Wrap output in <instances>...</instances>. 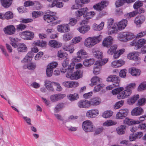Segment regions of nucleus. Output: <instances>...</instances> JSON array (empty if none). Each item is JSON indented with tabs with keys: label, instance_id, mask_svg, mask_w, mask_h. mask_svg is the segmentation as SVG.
Wrapping results in <instances>:
<instances>
[{
	"label": "nucleus",
	"instance_id": "nucleus-1",
	"mask_svg": "<svg viewBox=\"0 0 146 146\" xmlns=\"http://www.w3.org/2000/svg\"><path fill=\"white\" fill-rule=\"evenodd\" d=\"M74 63H71L68 66L67 72L66 74V77L72 80H78L82 77V72L80 70L78 69L73 73L74 69Z\"/></svg>",
	"mask_w": 146,
	"mask_h": 146
},
{
	"label": "nucleus",
	"instance_id": "nucleus-2",
	"mask_svg": "<svg viewBox=\"0 0 146 146\" xmlns=\"http://www.w3.org/2000/svg\"><path fill=\"white\" fill-rule=\"evenodd\" d=\"M88 10V8L84 7L76 11L75 13L76 17H79L82 15H84L86 13V15H83L84 19L87 20L91 19L95 15L96 13L94 12L93 11L87 12Z\"/></svg>",
	"mask_w": 146,
	"mask_h": 146
},
{
	"label": "nucleus",
	"instance_id": "nucleus-3",
	"mask_svg": "<svg viewBox=\"0 0 146 146\" xmlns=\"http://www.w3.org/2000/svg\"><path fill=\"white\" fill-rule=\"evenodd\" d=\"M102 37V36L100 35L97 36L88 37L85 40L84 45L87 47H92L99 43L101 40Z\"/></svg>",
	"mask_w": 146,
	"mask_h": 146
},
{
	"label": "nucleus",
	"instance_id": "nucleus-4",
	"mask_svg": "<svg viewBox=\"0 0 146 146\" xmlns=\"http://www.w3.org/2000/svg\"><path fill=\"white\" fill-rule=\"evenodd\" d=\"M44 16V19L48 23H51L54 25L57 24V22H54L58 19V17L56 16V13L49 11Z\"/></svg>",
	"mask_w": 146,
	"mask_h": 146
},
{
	"label": "nucleus",
	"instance_id": "nucleus-5",
	"mask_svg": "<svg viewBox=\"0 0 146 146\" xmlns=\"http://www.w3.org/2000/svg\"><path fill=\"white\" fill-rule=\"evenodd\" d=\"M82 128L83 130L86 132H91L94 129L92 123L90 120L84 121L82 123Z\"/></svg>",
	"mask_w": 146,
	"mask_h": 146
},
{
	"label": "nucleus",
	"instance_id": "nucleus-6",
	"mask_svg": "<svg viewBox=\"0 0 146 146\" xmlns=\"http://www.w3.org/2000/svg\"><path fill=\"white\" fill-rule=\"evenodd\" d=\"M132 45L135 46V48L137 50L146 44V40L144 38H141L138 40H133L131 42Z\"/></svg>",
	"mask_w": 146,
	"mask_h": 146
},
{
	"label": "nucleus",
	"instance_id": "nucleus-7",
	"mask_svg": "<svg viewBox=\"0 0 146 146\" xmlns=\"http://www.w3.org/2000/svg\"><path fill=\"white\" fill-rule=\"evenodd\" d=\"M49 3L48 4V7L49 8H52L56 7L57 8H61L63 7V3L60 2V0H47Z\"/></svg>",
	"mask_w": 146,
	"mask_h": 146
},
{
	"label": "nucleus",
	"instance_id": "nucleus-8",
	"mask_svg": "<svg viewBox=\"0 0 146 146\" xmlns=\"http://www.w3.org/2000/svg\"><path fill=\"white\" fill-rule=\"evenodd\" d=\"M128 110L127 109H123L120 110L116 115V118L118 119H121L125 118L127 115Z\"/></svg>",
	"mask_w": 146,
	"mask_h": 146
},
{
	"label": "nucleus",
	"instance_id": "nucleus-9",
	"mask_svg": "<svg viewBox=\"0 0 146 146\" xmlns=\"http://www.w3.org/2000/svg\"><path fill=\"white\" fill-rule=\"evenodd\" d=\"M131 90L130 89H126V90L118 94L117 98L118 99H123L127 97L131 93Z\"/></svg>",
	"mask_w": 146,
	"mask_h": 146
},
{
	"label": "nucleus",
	"instance_id": "nucleus-10",
	"mask_svg": "<svg viewBox=\"0 0 146 146\" xmlns=\"http://www.w3.org/2000/svg\"><path fill=\"white\" fill-rule=\"evenodd\" d=\"M108 2L106 1H102L99 3L94 5L93 6L94 9L98 11H101L106 6V4H108Z\"/></svg>",
	"mask_w": 146,
	"mask_h": 146
},
{
	"label": "nucleus",
	"instance_id": "nucleus-11",
	"mask_svg": "<svg viewBox=\"0 0 146 146\" xmlns=\"http://www.w3.org/2000/svg\"><path fill=\"white\" fill-rule=\"evenodd\" d=\"M78 106L80 108H86L90 106L91 103L90 101L87 100H82L78 103Z\"/></svg>",
	"mask_w": 146,
	"mask_h": 146
},
{
	"label": "nucleus",
	"instance_id": "nucleus-12",
	"mask_svg": "<svg viewBox=\"0 0 146 146\" xmlns=\"http://www.w3.org/2000/svg\"><path fill=\"white\" fill-rule=\"evenodd\" d=\"M87 53L83 50H81L79 51L77 53L76 57L74 58L73 60L75 62H80L83 58V56L86 55Z\"/></svg>",
	"mask_w": 146,
	"mask_h": 146
},
{
	"label": "nucleus",
	"instance_id": "nucleus-13",
	"mask_svg": "<svg viewBox=\"0 0 146 146\" xmlns=\"http://www.w3.org/2000/svg\"><path fill=\"white\" fill-rule=\"evenodd\" d=\"M66 96L65 94L59 93L51 95L50 98L52 102H56L63 99Z\"/></svg>",
	"mask_w": 146,
	"mask_h": 146
},
{
	"label": "nucleus",
	"instance_id": "nucleus-14",
	"mask_svg": "<svg viewBox=\"0 0 146 146\" xmlns=\"http://www.w3.org/2000/svg\"><path fill=\"white\" fill-rule=\"evenodd\" d=\"M98 110L96 109H93L88 111L86 113V116L88 117L94 118L99 114Z\"/></svg>",
	"mask_w": 146,
	"mask_h": 146
},
{
	"label": "nucleus",
	"instance_id": "nucleus-15",
	"mask_svg": "<svg viewBox=\"0 0 146 146\" xmlns=\"http://www.w3.org/2000/svg\"><path fill=\"white\" fill-rule=\"evenodd\" d=\"M112 41L113 39L112 37L109 36L104 39L102 44L104 46L108 48L112 45Z\"/></svg>",
	"mask_w": 146,
	"mask_h": 146
},
{
	"label": "nucleus",
	"instance_id": "nucleus-16",
	"mask_svg": "<svg viewBox=\"0 0 146 146\" xmlns=\"http://www.w3.org/2000/svg\"><path fill=\"white\" fill-rule=\"evenodd\" d=\"M102 62L100 61H96L94 65L93 72L95 75L98 74L100 72L102 66Z\"/></svg>",
	"mask_w": 146,
	"mask_h": 146
},
{
	"label": "nucleus",
	"instance_id": "nucleus-17",
	"mask_svg": "<svg viewBox=\"0 0 146 146\" xmlns=\"http://www.w3.org/2000/svg\"><path fill=\"white\" fill-rule=\"evenodd\" d=\"M63 85L68 88L76 87L78 86L77 82L74 81H65L62 83Z\"/></svg>",
	"mask_w": 146,
	"mask_h": 146
},
{
	"label": "nucleus",
	"instance_id": "nucleus-18",
	"mask_svg": "<svg viewBox=\"0 0 146 146\" xmlns=\"http://www.w3.org/2000/svg\"><path fill=\"white\" fill-rule=\"evenodd\" d=\"M4 31L5 34L11 35L15 33V28L13 25H11L4 28Z\"/></svg>",
	"mask_w": 146,
	"mask_h": 146
},
{
	"label": "nucleus",
	"instance_id": "nucleus-19",
	"mask_svg": "<svg viewBox=\"0 0 146 146\" xmlns=\"http://www.w3.org/2000/svg\"><path fill=\"white\" fill-rule=\"evenodd\" d=\"M57 28L58 31L61 33L67 32L70 31L67 25H59L57 26Z\"/></svg>",
	"mask_w": 146,
	"mask_h": 146
},
{
	"label": "nucleus",
	"instance_id": "nucleus-20",
	"mask_svg": "<svg viewBox=\"0 0 146 146\" xmlns=\"http://www.w3.org/2000/svg\"><path fill=\"white\" fill-rule=\"evenodd\" d=\"M129 72L132 76H139L141 72L140 70L134 67L130 68L129 70Z\"/></svg>",
	"mask_w": 146,
	"mask_h": 146
},
{
	"label": "nucleus",
	"instance_id": "nucleus-21",
	"mask_svg": "<svg viewBox=\"0 0 146 146\" xmlns=\"http://www.w3.org/2000/svg\"><path fill=\"white\" fill-rule=\"evenodd\" d=\"M34 33L32 32L26 31L24 32L23 33V38L26 40H31L34 37Z\"/></svg>",
	"mask_w": 146,
	"mask_h": 146
},
{
	"label": "nucleus",
	"instance_id": "nucleus-22",
	"mask_svg": "<svg viewBox=\"0 0 146 146\" xmlns=\"http://www.w3.org/2000/svg\"><path fill=\"white\" fill-rule=\"evenodd\" d=\"M127 24V20L126 19H123L118 23L117 26L119 30H121L125 28Z\"/></svg>",
	"mask_w": 146,
	"mask_h": 146
},
{
	"label": "nucleus",
	"instance_id": "nucleus-23",
	"mask_svg": "<svg viewBox=\"0 0 146 146\" xmlns=\"http://www.w3.org/2000/svg\"><path fill=\"white\" fill-rule=\"evenodd\" d=\"M143 111V109L141 108L137 107L133 109L131 113L132 115H139L142 114Z\"/></svg>",
	"mask_w": 146,
	"mask_h": 146
},
{
	"label": "nucleus",
	"instance_id": "nucleus-24",
	"mask_svg": "<svg viewBox=\"0 0 146 146\" xmlns=\"http://www.w3.org/2000/svg\"><path fill=\"white\" fill-rule=\"evenodd\" d=\"M101 79L97 76L93 77L91 80V83L90 84V86H93L94 85H96L102 83L100 80Z\"/></svg>",
	"mask_w": 146,
	"mask_h": 146
},
{
	"label": "nucleus",
	"instance_id": "nucleus-25",
	"mask_svg": "<svg viewBox=\"0 0 146 146\" xmlns=\"http://www.w3.org/2000/svg\"><path fill=\"white\" fill-rule=\"evenodd\" d=\"M48 45L54 48H57L61 46L62 44L60 42H58L56 40H51L49 41Z\"/></svg>",
	"mask_w": 146,
	"mask_h": 146
},
{
	"label": "nucleus",
	"instance_id": "nucleus-26",
	"mask_svg": "<svg viewBox=\"0 0 146 146\" xmlns=\"http://www.w3.org/2000/svg\"><path fill=\"white\" fill-rule=\"evenodd\" d=\"M90 102L92 106H95L99 105L101 103V100L99 97H96L92 99Z\"/></svg>",
	"mask_w": 146,
	"mask_h": 146
},
{
	"label": "nucleus",
	"instance_id": "nucleus-27",
	"mask_svg": "<svg viewBox=\"0 0 146 146\" xmlns=\"http://www.w3.org/2000/svg\"><path fill=\"white\" fill-rule=\"evenodd\" d=\"M124 123L125 124L130 125L138 124L140 123V122L138 121L133 120L132 119L126 118L124 120Z\"/></svg>",
	"mask_w": 146,
	"mask_h": 146
},
{
	"label": "nucleus",
	"instance_id": "nucleus-28",
	"mask_svg": "<svg viewBox=\"0 0 146 146\" xmlns=\"http://www.w3.org/2000/svg\"><path fill=\"white\" fill-rule=\"evenodd\" d=\"M54 82H52L50 81L46 80L44 82V85L47 90L50 91H54V89L52 86V83Z\"/></svg>",
	"mask_w": 146,
	"mask_h": 146
},
{
	"label": "nucleus",
	"instance_id": "nucleus-29",
	"mask_svg": "<svg viewBox=\"0 0 146 146\" xmlns=\"http://www.w3.org/2000/svg\"><path fill=\"white\" fill-rule=\"evenodd\" d=\"M137 53L136 52H134L129 54L127 56L128 58L134 60H138L139 58L137 56Z\"/></svg>",
	"mask_w": 146,
	"mask_h": 146
},
{
	"label": "nucleus",
	"instance_id": "nucleus-30",
	"mask_svg": "<svg viewBox=\"0 0 146 146\" xmlns=\"http://www.w3.org/2000/svg\"><path fill=\"white\" fill-rule=\"evenodd\" d=\"M27 48L24 43H19L18 44L17 50L19 52H25L27 51Z\"/></svg>",
	"mask_w": 146,
	"mask_h": 146
},
{
	"label": "nucleus",
	"instance_id": "nucleus-31",
	"mask_svg": "<svg viewBox=\"0 0 146 146\" xmlns=\"http://www.w3.org/2000/svg\"><path fill=\"white\" fill-rule=\"evenodd\" d=\"M119 77L116 75H113V79L112 82L113 83V85L115 87H117L119 86L120 80Z\"/></svg>",
	"mask_w": 146,
	"mask_h": 146
},
{
	"label": "nucleus",
	"instance_id": "nucleus-32",
	"mask_svg": "<svg viewBox=\"0 0 146 146\" xmlns=\"http://www.w3.org/2000/svg\"><path fill=\"white\" fill-rule=\"evenodd\" d=\"M139 98V96L138 94L134 95L133 96L131 97L127 100V102L128 104L129 105L133 104Z\"/></svg>",
	"mask_w": 146,
	"mask_h": 146
},
{
	"label": "nucleus",
	"instance_id": "nucleus-33",
	"mask_svg": "<svg viewBox=\"0 0 146 146\" xmlns=\"http://www.w3.org/2000/svg\"><path fill=\"white\" fill-rule=\"evenodd\" d=\"M35 46H40L42 47H45L46 46L47 43L45 41L42 40H38L35 41L33 43Z\"/></svg>",
	"mask_w": 146,
	"mask_h": 146
},
{
	"label": "nucleus",
	"instance_id": "nucleus-34",
	"mask_svg": "<svg viewBox=\"0 0 146 146\" xmlns=\"http://www.w3.org/2000/svg\"><path fill=\"white\" fill-rule=\"evenodd\" d=\"M90 29V26L85 25L77 29V30L81 33L84 34L88 32Z\"/></svg>",
	"mask_w": 146,
	"mask_h": 146
},
{
	"label": "nucleus",
	"instance_id": "nucleus-35",
	"mask_svg": "<svg viewBox=\"0 0 146 146\" xmlns=\"http://www.w3.org/2000/svg\"><path fill=\"white\" fill-rule=\"evenodd\" d=\"M2 6L5 8H8L12 3L11 0H1Z\"/></svg>",
	"mask_w": 146,
	"mask_h": 146
},
{
	"label": "nucleus",
	"instance_id": "nucleus-36",
	"mask_svg": "<svg viewBox=\"0 0 146 146\" xmlns=\"http://www.w3.org/2000/svg\"><path fill=\"white\" fill-rule=\"evenodd\" d=\"M68 64V62L66 61L65 60L62 63V67L60 69V70L61 72L65 73L66 72H67H67L68 68L67 69V67Z\"/></svg>",
	"mask_w": 146,
	"mask_h": 146
},
{
	"label": "nucleus",
	"instance_id": "nucleus-37",
	"mask_svg": "<svg viewBox=\"0 0 146 146\" xmlns=\"http://www.w3.org/2000/svg\"><path fill=\"white\" fill-rule=\"evenodd\" d=\"M95 60L94 59H86L83 62V64L86 66L88 67L93 64Z\"/></svg>",
	"mask_w": 146,
	"mask_h": 146
},
{
	"label": "nucleus",
	"instance_id": "nucleus-38",
	"mask_svg": "<svg viewBox=\"0 0 146 146\" xmlns=\"http://www.w3.org/2000/svg\"><path fill=\"white\" fill-rule=\"evenodd\" d=\"M125 128L126 126H125L121 125L116 129L117 133L120 135L124 134L125 130Z\"/></svg>",
	"mask_w": 146,
	"mask_h": 146
},
{
	"label": "nucleus",
	"instance_id": "nucleus-39",
	"mask_svg": "<svg viewBox=\"0 0 146 146\" xmlns=\"http://www.w3.org/2000/svg\"><path fill=\"white\" fill-rule=\"evenodd\" d=\"M34 56L33 53L31 51L29 52L24 58L25 62L31 61Z\"/></svg>",
	"mask_w": 146,
	"mask_h": 146
},
{
	"label": "nucleus",
	"instance_id": "nucleus-40",
	"mask_svg": "<svg viewBox=\"0 0 146 146\" xmlns=\"http://www.w3.org/2000/svg\"><path fill=\"white\" fill-rule=\"evenodd\" d=\"M65 51L69 52L70 53H72L74 50V48L72 45L65 46L63 47Z\"/></svg>",
	"mask_w": 146,
	"mask_h": 146
},
{
	"label": "nucleus",
	"instance_id": "nucleus-41",
	"mask_svg": "<svg viewBox=\"0 0 146 146\" xmlns=\"http://www.w3.org/2000/svg\"><path fill=\"white\" fill-rule=\"evenodd\" d=\"M57 55V56L60 58H67V54L62 50H60L58 51Z\"/></svg>",
	"mask_w": 146,
	"mask_h": 146
},
{
	"label": "nucleus",
	"instance_id": "nucleus-42",
	"mask_svg": "<svg viewBox=\"0 0 146 146\" xmlns=\"http://www.w3.org/2000/svg\"><path fill=\"white\" fill-rule=\"evenodd\" d=\"M125 51L124 49H122L117 50L113 54V57L115 59H116L119 58L120 55L122 54Z\"/></svg>",
	"mask_w": 146,
	"mask_h": 146
},
{
	"label": "nucleus",
	"instance_id": "nucleus-43",
	"mask_svg": "<svg viewBox=\"0 0 146 146\" xmlns=\"http://www.w3.org/2000/svg\"><path fill=\"white\" fill-rule=\"evenodd\" d=\"M117 48V46L116 45H113L111 46L110 48L107 51L108 54L109 55H112L116 51Z\"/></svg>",
	"mask_w": 146,
	"mask_h": 146
},
{
	"label": "nucleus",
	"instance_id": "nucleus-44",
	"mask_svg": "<svg viewBox=\"0 0 146 146\" xmlns=\"http://www.w3.org/2000/svg\"><path fill=\"white\" fill-rule=\"evenodd\" d=\"M113 112L111 111H107L103 112L102 116L104 118H107L110 117L113 115Z\"/></svg>",
	"mask_w": 146,
	"mask_h": 146
},
{
	"label": "nucleus",
	"instance_id": "nucleus-45",
	"mask_svg": "<svg viewBox=\"0 0 146 146\" xmlns=\"http://www.w3.org/2000/svg\"><path fill=\"white\" fill-rule=\"evenodd\" d=\"M143 5V3L142 1L138 0L134 3L133 7L135 9L137 10L140 7L142 6Z\"/></svg>",
	"mask_w": 146,
	"mask_h": 146
},
{
	"label": "nucleus",
	"instance_id": "nucleus-46",
	"mask_svg": "<svg viewBox=\"0 0 146 146\" xmlns=\"http://www.w3.org/2000/svg\"><path fill=\"white\" fill-rule=\"evenodd\" d=\"M123 35V36H126L127 41L128 40H131L134 37V35L132 33L125 32Z\"/></svg>",
	"mask_w": 146,
	"mask_h": 146
},
{
	"label": "nucleus",
	"instance_id": "nucleus-47",
	"mask_svg": "<svg viewBox=\"0 0 146 146\" xmlns=\"http://www.w3.org/2000/svg\"><path fill=\"white\" fill-rule=\"evenodd\" d=\"M104 25V23L103 22H102L99 25L96 24L94 26V30L96 31H100L103 29Z\"/></svg>",
	"mask_w": 146,
	"mask_h": 146
},
{
	"label": "nucleus",
	"instance_id": "nucleus-48",
	"mask_svg": "<svg viewBox=\"0 0 146 146\" xmlns=\"http://www.w3.org/2000/svg\"><path fill=\"white\" fill-rule=\"evenodd\" d=\"M64 107V104L63 103H59L58 104L54 109V112L58 113Z\"/></svg>",
	"mask_w": 146,
	"mask_h": 146
},
{
	"label": "nucleus",
	"instance_id": "nucleus-49",
	"mask_svg": "<svg viewBox=\"0 0 146 146\" xmlns=\"http://www.w3.org/2000/svg\"><path fill=\"white\" fill-rule=\"evenodd\" d=\"M127 0H117L115 4L116 7H119L122 6L125 3H127Z\"/></svg>",
	"mask_w": 146,
	"mask_h": 146
},
{
	"label": "nucleus",
	"instance_id": "nucleus-50",
	"mask_svg": "<svg viewBox=\"0 0 146 146\" xmlns=\"http://www.w3.org/2000/svg\"><path fill=\"white\" fill-rule=\"evenodd\" d=\"M79 98L78 94L76 93L74 94H70L68 97V99L71 101H73L78 99Z\"/></svg>",
	"mask_w": 146,
	"mask_h": 146
},
{
	"label": "nucleus",
	"instance_id": "nucleus-51",
	"mask_svg": "<svg viewBox=\"0 0 146 146\" xmlns=\"http://www.w3.org/2000/svg\"><path fill=\"white\" fill-rule=\"evenodd\" d=\"M123 90V88L122 87L117 88H115L112 91L111 93L113 95H116L119 93L120 92Z\"/></svg>",
	"mask_w": 146,
	"mask_h": 146
},
{
	"label": "nucleus",
	"instance_id": "nucleus-52",
	"mask_svg": "<svg viewBox=\"0 0 146 146\" xmlns=\"http://www.w3.org/2000/svg\"><path fill=\"white\" fill-rule=\"evenodd\" d=\"M13 17V13L10 11L6 12L4 14V18L7 19H11Z\"/></svg>",
	"mask_w": 146,
	"mask_h": 146
},
{
	"label": "nucleus",
	"instance_id": "nucleus-53",
	"mask_svg": "<svg viewBox=\"0 0 146 146\" xmlns=\"http://www.w3.org/2000/svg\"><path fill=\"white\" fill-rule=\"evenodd\" d=\"M115 122L111 120H109L106 121L103 124V125L106 126H110L115 124Z\"/></svg>",
	"mask_w": 146,
	"mask_h": 146
},
{
	"label": "nucleus",
	"instance_id": "nucleus-54",
	"mask_svg": "<svg viewBox=\"0 0 146 146\" xmlns=\"http://www.w3.org/2000/svg\"><path fill=\"white\" fill-rule=\"evenodd\" d=\"M124 103V101L121 100L116 102L114 106V108L115 109H117L120 108L122 106Z\"/></svg>",
	"mask_w": 146,
	"mask_h": 146
},
{
	"label": "nucleus",
	"instance_id": "nucleus-55",
	"mask_svg": "<svg viewBox=\"0 0 146 146\" xmlns=\"http://www.w3.org/2000/svg\"><path fill=\"white\" fill-rule=\"evenodd\" d=\"M36 64L34 62H30L27 64V68L30 70H33L36 67Z\"/></svg>",
	"mask_w": 146,
	"mask_h": 146
},
{
	"label": "nucleus",
	"instance_id": "nucleus-56",
	"mask_svg": "<svg viewBox=\"0 0 146 146\" xmlns=\"http://www.w3.org/2000/svg\"><path fill=\"white\" fill-rule=\"evenodd\" d=\"M94 55L95 57L99 60H102V58L103 57L102 53L100 51H98L95 52L94 53Z\"/></svg>",
	"mask_w": 146,
	"mask_h": 146
},
{
	"label": "nucleus",
	"instance_id": "nucleus-57",
	"mask_svg": "<svg viewBox=\"0 0 146 146\" xmlns=\"http://www.w3.org/2000/svg\"><path fill=\"white\" fill-rule=\"evenodd\" d=\"M94 89V91L95 92H97L100 91L102 88L104 86V85L103 84L101 83L98 85H96Z\"/></svg>",
	"mask_w": 146,
	"mask_h": 146
},
{
	"label": "nucleus",
	"instance_id": "nucleus-58",
	"mask_svg": "<svg viewBox=\"0 0 146 146\" xmlns=\"http://www.w3.org/2000/svg\"><path fill=\"white\" fill-rule=\"evenodd\" d=\"M16 27L17 30L19 31L24 30L26 27V26L23 24L21 23L16 25Z\"/></svg>",
	"mask_w": 146,
	"mask_h": 146
},
{
	"label": "nucleus",
	"instance_id": "nucleus-59",
	"mask_svg": "<svg viewBox=\"0 0 146 146\" xmlns=\"http://www.w3.org/2000/svg\"><path fill=\"white\" fill-rule=\"evenodd\" d=\"M127 72V70L126 69L121 70L119 72V76L121 78H125L126 76V74Z\"/></svg>",
	"mask_w": 146,
	"mask_h": 146
},
{
	"label": "nucleus",
	"instance_id": "nucleus-60",
	"mask_svg": "<svg viewBox=\"0 0 146 146\" xmlns=\"http://www.w3.org/2000/svg\"><path fill=\"white\" fill-rule=\"evenodd\" d=\"M125 33V32H123L120 34L118 37V39L120 41L123 42H126L127 41L126 38V36H123L124 34Z\"/></svg>",
	"mask_w": 146,
	"mask_h": 146
},
{
	"label": "nucleus",
	"instance_id": "nucleus-61",
	"mask_svg": "<svg viewBox=\"0 0 146 146\" xmlns=\"http://www.w3.org/2000/svg\"><path fill=\"white\" fill-rule=\"evenodd\" d=\"M114 26L115 25H114V26L112 27L111 28H109V31L110 34L116 33L117 32V27L116 25Z\"/></svg>",
	"mask_w": 146,
	"mask_h": 146
},
{
	"label": "nucleus",
	"instance_id": "nucleus-62",
	"mask_svg": "<svg viewBox=\"0 0 146 146\" xmlns=\"http://www.w3.org/2000/svg\"><path fill=\"white\" fill-rule=\"evenodd\" d=\"M58 63L57 62H53L49 64L47 67L53 70L54 68L56 67Z\"/></svg>",
	"mask_w": 146,
	"mask_h": 146
},
{
	"label": "nucleus",
	"instance_id": "nucleus-63",
	"mask_svg": "<svg viewBox=\"0 0 146 146\" xmlns=\"http://www.w3.org/2000/svg\"><path fill=\"white\" fill-rule=\"evenodd\" d=\"M53 70L51 68H50L49 67H47L46 69V72L47 76L48 77H51L52 75L53 72Z\"/></svg>",
	"mask_w": 146,
	"mask_h": 146
},
{
	"label": "nucleus",
	"instance_id": "nucleus-64",
	"mask_svg": "<svg viewBox=\"0 0 146 146\" xmlns=\"http://www.w3.org/2000/svg\"><path fill=\"white\" fill-rule=\"evenodd\" d=\"M114 22V20L113 19L110 18L108 19L107 22V27L108 28H110L113 26V25Z\"/></svg>",
	"mask_w": 146,
	"mask_h": 146
}]
</instances>
